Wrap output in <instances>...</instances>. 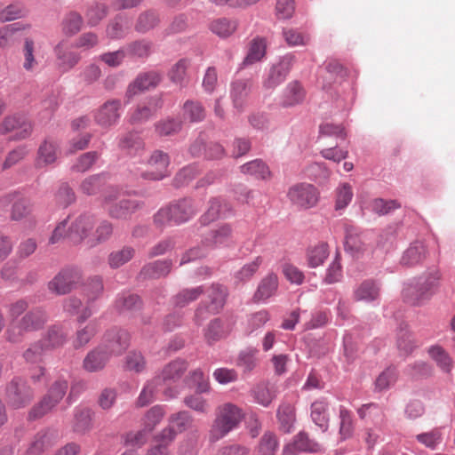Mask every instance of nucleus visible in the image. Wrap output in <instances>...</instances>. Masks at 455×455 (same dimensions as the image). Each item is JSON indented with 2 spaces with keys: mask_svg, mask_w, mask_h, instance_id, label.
<instances>
[{
  "mask_svg": "<svg viewBox=\"0 0 455 455\" xmlns=\"http://www.w3.org/2000/svg\"><path fill=\"white\" fill-rule=\"evenodd\" d=\"M440 278V272L433 270L407 283L403 290V300L411 306L425 304L436 292Z\"/></svg>",
  "mask_w": 455,
  "mask_h": 455,
  "instance_id": "nucleus-1",
  "label": "nucleus"
},
{
  "mask_svg": "<svg viewBox=\"0 0 455 455\" xmlns=\"http://www.w3.org/2000/svg\"><path fill=\"white\" fill-rule=\"evenodd\" d=\"M197 212L198 207L192 199L182 198L161 208L154 215V223L159 228L172 224L180 225L188 221Z\"/></svg>",
  "mask_w": 455,
  "mask_h": 455,
  "instance_id": "nucleus-2",
  "label": "nucleus"
},
{
  "mask_svg": "<svg viewBox=\"0 0 455 455\" xmlns=\"http://www.w3.org/2000/svg\"><path fill=\"white\" fill-rule=\"evenodd\" d=\"M49 320V315L43 307H36L25 313L15 323L6 330V339L12 343L21 342L28 332L42 330Z\"/></svg>",
  "mask_w": 455,
  "mask_h": 455,
  "instance_id": "nucleus-3",
  "label": "nucleus"
},
{
  "mask_svg": "<svg viewBox=\"0 0 455 455\" xmlns=\"http://www.w3.org/2000/svg\"><path fill=\"white\" fill-rule=\"evenodd\" d=\"M243 410L232 403H226L217 409V416L210 430V440L219 441L236 428L243 419Z\"/></svg>",
  "mask_w": 455,
  "mask_h": 455,
  "instance_id": "nucleus-4",
  "label": "nucleus"
},
{
  "mask_svg": "<svg viewBox=\"0 0 455 455\" xmlns=\"http://www.w3.org/2000/svg\"><path fill=\"white\" fill-rule=\"evenodd\" d=\"M68 381L63 377L56 379L48 389L47 394L29 411V419H36L50 412L66 395Z\"/></svg>",
  "mask_w": 455,
  "mask_h": 455,
  "instance_id": "nucleus-5",
  "label": "nucleus"
},
{
  "mask_svg": "<svg viewBox=\"0 0 455 455\" xmlns=\"http://www.w3.org/2000/svg\"><path fill=\"white\" fill-rule=\"evenodd\" d=\"M287 197L295 207L307 210L317 204L319 191L312 184L298 183L289 188Z\"/></svg>",
  "mask_w": 455,
  "mask_h": 455,
  "instance_id": "nucleus-6",
  "label": "nucleus"
},
{
  "mask_svg": "<svg viewBox=\"0 0 455 455\" xmlns=\"http://www.w3.org/2000/svg\"><path fill=\"white\" fill-rule=\"evenodd\" d=\"M34 392L27 382L20 378H14L7 385L6 397L8 403L15 408H22L33 399Z\"/></svg>",
  "mask_w": 455,
  "mask_h": 455,
  "instance_id": "nucleus-7",
  "label": "nucleus"
},
{
  "mask_svg": "<svg viewBox=\"0 0 455 455\" xmlns=\"http://www.w3.org/2000/svg\"><path fill=\"white\" fill-rule=\"evenodd\" d=\"M130 345V334L122 329H111L104 336L103 343L100 345L110 358L122 355Z\"/></svg>",
  "mask_w": 455,
  "mask_h": 455,
  "instance_id": "nucleus-8",
  "label": "nucleus"
},
{
  "mask_svg": "<svg viewBox=\"0 0 455 455\" xmlns=\"http://www.w3.org/2000/svg\"><path fill=\"white\" fill-rule=\"evenodd\" d=\"M121 108L120 100H107L94 111L95 123L102 128H110L116 125L121 117Z\"/></svg>",
  "mask_w": 455,
  "mask_h": 455,
  "instance_id": "nucleus-9",
  "label": "nucleus"
},
{
  "mask_svg": "<svg viewBox=\"0 0 455 455\" xmlns=\"http://www.w3.org/2000/svg\"><path fill=\"white\" fill-rule=\"evenodd\" d=\"M294 63V56L286 54L276 64H274L263 81V86L267 90H273L281 84L286 78Z\"/></svg>",
  "mask_w": 455,
  "mask_h": 455,
  "instance_id": "nucleus-10",
  "label": "nucleus"
},
{
  "mask_svg": "<svg viewBox=\"0 0 455 455\" xmlns=\"http://www.w3.org/2000/svg\"><path fill=\"white\" fill-rule=\"evenodd\" d=\"M162 78V74L156 70L139 74L128 85L125 92L126 98L131 100L142 92L156 88L161 83Z\"/></svg>",
  "mask_w": 455,
  "mask_h": 455,
  "instance_id": "nucleus-11",
  "label": "nucleus"
},
{
  "mask_svg": "<svg viewBox=\"0 0 455 455\" xmlns=\"http://www.w3.org/2000/svg\"><path fill=\"white\" fill-rule=\"evenodd\" d=\"M170 164L169 156L160 150H156L147 162L148 170L141 174L146 180H160L166 177Z\"/></svg>",
  "mask_w": 455,
  "mask_h": 455,
  "instance_id": "nucleus-12",
  "label": "nucleus"
},
{
  "mask_svg": "<svg viewBox=\"0 0 455 455\" xmlns=\"http://www.w3.org/2000/svg\"><path fill=\"white\" fill-rule=\"evenodd\" d=\"M430 250L425 241L416 239L403 251L400 264L403 267H415L422 264L429 256Z\"/></svg>",
  "mask_w": 455,
  "mask_h": 455,
  "instance_id": "nucleus-13",
  "label": "nucleus"
},
{
  "mask_svg": "<svg viewBox=\"0 0 455 455\" xmlns=\"http://www.w3.org/2000/svg\"><path fill=\"white\" fill-rule=\"evenodd\" d=\"M56 64L60 71L66 73L73 69L81 60V54L73 51L65 40L59 42L53 49Z\"/></svg>",
  "mask_w": 455,
  "mask_h": 455,
  "instance_id": "nucleus-14",
  "label": "nucleus"
},
{
  "mask_svg": "<svg viewBox=\"0 0 455 455\" xmlns=\"http://www.w3.org/2000/svg\"><path fill=\"white\" fill-rule=\"evenodd\" d=\"M7 132H14L12 139L15 140H24L31 134L32 124L24 116H7L0 125V134Z\"/></svg>",
  "mask_w": 455,
  "mask_h": 455,
  "instance_id": "nucleus-15",
  "label": "nucleus"
},
{
  "mask_svg": "<svg viewBox=\"0 0 455 455\" xmlns=\"http://www.w3.org/2000/svg\"><path fill=\"white\" fill-rule=\"evenodd\" d=\"M78 280L79 273L76 270L62 269L48 283V289L57 295H64L73 289Z\"/></svg>",
  "mask_w": 455,
  "mask_h": 455,
  "instance_id": "nucleus-16",
  "label": "nucleus"
},
{
  "mask_svg": "<svg viewBox=\"0 0 455 455\" xmlns=\"http://www.w3.org/2000/svg\"><path fill=\"white\" fill-rule=\"evenodd\" d=\"M319 450V443L310 439L306 432L300 431L293 437L291 443L283 447V455H297L300 452H316Z\"/></svg>",
  "mask_w": 455,
  "mask_h": 455,
  "instance_id": "nucleus-17",
  "label": "nucleus"
},
{
  "mask_svg": "<svg viewBox=\"0 0 455 455\" xmlns=\"http://www.w3.org/2000/svg\"><path fill=\"white\" fill-rule=\"evenodd\" d=\"M162 107L163 100L161 97H151L148 100L146 104L138 106L130 114L129 122L132 124L145 123L149 120Z\"/></svg>",
  "mask_w": 455,
  "mask_h": 455,
  "instance_id": "nucleus-18",
  "label": "nucleus"
},
{
  "mask_svg": "<svg viewBox=\"0 0 455 455\" xmlns=\"http://www.w3.org/2000/svg\"><path fill=\"white\" fill-rule=\"evenodd\" d=\"M94 226V219L91 215H80L69 226L68 237L76 243L84 240Z\"/></svg>",
  "mask_w": 455,
  "mask_h": 455,
  "instance_id": "nucleus-19",
  "label": "nucleus"
},
{
  "mask_svg": "<svg viewBox=\"0 0 455 455\" xmlns=\"http://www.w3.org/2000/svg\"><path fill=\"white\" fill-rule=\"evenodd\" d=\"M232 213L230 205L223 199L215 197L209 201L207 211L201 216L200 222L208 225L219 218H227Z\"/></svg>",
  "mask_w": 455,
  "mask_h": 455,
  "instance_id": "nucleus-20",
  "label": "nucleus"
},
{
  "mask_svg": "<svg viewBox=\"0 0 455 455\" xmlns=\"http://www.w3.org/2000/svg\"><path fill=\"white\" fill-rule=\"evenodd\" d=\"M232 242V228L229 224H223L212 230L203 239V243L208 249L228 246Z\"/></svg>",
  "mask_w": 455,
  "mask_h": 455,
  "instance_id": "nucleus-21",
  "label": "nucleus"
},
{
  "mask_svg": "<svg viewBox=\"0 0 455 455\" xmlns=\"http://www.w3.org/2000/svg\"><path fill=\"white\" fill-rule=\"evenodd\" d=\"M143 206L142 202L136 199H122L108 207V214L113 219L127 220Z\"/></svg>",
  "mask_w": 455,
  "mask_h": 455,
  "instance_id": "nucleus-22",
  "label": "nucleus"
},
{
  "mask_svg": "<svg viewBox=\"0 0 455 455\" xmlns=\"http://www.w3.org/2000/svg\"><path fill=\"white\" fill-rule=\"evenodd\" d=\"M131 19L128 15L120 13L109 20L106 28V36L112 40L124 38L131 28Z\"/></svg>",
  "mask_w": 455,
  "mask_h": 455,
  "instance_id": "nucleus-23",
  "label": "nucleus"
},
{
  "mask_svg": "<svg viewBox=\"0 0 455 455\" xmlns=\"http://www.w3.org/2000/svg\"><path fill=\"white\" fill-rule=\"evenodd\" d=\"M12 203L11 219L18 221L27 217L30 212V205L28 200L18 198L16 195H7L0 199V207L4 208Z\"/></svg>",
  "mask_w": 455,
  "mask_h": 455,
  "instance_id": "nucleus-24",
  "label": "nucleus"
},
{
  "mask_svg": "<svg viewBox=\"0 0 455 455\" xmlns=\"http://www.w3.org/2000/svg\"><path fill=\"white\" fill-rule=\"evenodd\" d=\"M306 97V92L298 81L289 83L283 89L280 104L283 108H291L301 104Z\"/></svg>",
  "mask_w": 455,
  "mask_h": 455,
  "instance_id": "nucleus-25",
  "label": "nucleus"
},
{
  "mask_svg": "<svg viewBox=\"0 0 455 455\" xmlns=\"http://www.w3.org/2000/svg\"><path fill=\"white\" fill-rule=\"evenodd\" d=\"M366 236L358 234L354 228L347 230L345 249L355 258H360L368 250Z\"/></svg>",
  "mask_w": 455,
  "mask_h": 455,
  "instance_id": "nucleus-26",
  "label": "nucleus"
},
{
  "mask_svg": "<svg viewBox=\"0 0 455 455\" xmlns=\"http://www.w3.org/2000/svg\"><path fill=\"white\" fill-rule=\"evenodd\" d=\"M59 145L52 140H45L37 150L36 166L43 168L55 163L58 157Z\"/></svg>",
  "mask_w": 455,
  "mask_h": 455,
  "instance_id": "nucleus-27",
  "label": "nucleus"
},
{
  "mask_svg": "<svg viewBox=\"0 0 455 455\" xmlns=\"http://www.w3.org/2000/svg\"><path fill=\"white\" fill-rule=\"evenodd\" d=\"M251 91V83L249 80H236L231 84L230 98L233 107L238 111L243 110L247 97Z\"/></svg>",
  "mask_w": 455,
  "mask_h": 455,
  "instance_id": "nucleus-28",
  "label": "nucleus"
},
{
  "mask_svg": "<svg viewBox=\"0 0 455 455\" xmlns=\"http://www.w3.org/2000/svg\"><path fill=\"white\" fill-rule=\"evenodd\" d=\"M379 284L371 279L363 281L354 290V298L357 301L373 302L379 298Z\"/></svg>",
  "mask_w": 455,
  "mask_h": 455,
  "instance_id": "nucleus-29",
  "label": "nucleus"
},
{
  "mask_svg": "<svg viewBox=\"0 0 455 455\" xmlns=\"http://www.w3.org/2000/svg\"><path fill=\"white\" fill-rule=\"evenodd\" d=\"M109 360L104 349L98 346L91 350L84 359L83 367L86 371L96 372L101 371Z\"/></svg>",
  "mask_w": 455,
  "mask_h": 455,
  "instance_id": "nucleus-30",
  "label": "nucleus"
},
{
  "mask_svg": "<svg viewBox=\"0 0 455 455\" xmlns=\"http://www.w3.org/2000/svg\"><path fill=\"white\" fill-rule=\"evenodd\" d=\"M83 26V16L76 11H69L65 13L60 22L62 34L68 37L78 34L82 30Z\"/></svg>",
  "mask_w": 455,
  "mask_h": 455,
  "instance_id": "nucleus-31",
  "label": "nucleus"
},
{
  "mask_svg": "<svg viewBox=\"0 0 455 455\" xmlns=\"http://www.w3.org/2000/svg\"><path fill=\"white\" fill-rule=\"evenodd\" d=\"M266 51V40L262 37L253 38L248 45L247 54L242 62V66L247 67L260 61L265 57Z\"/></svg>",
  "mask_w": 455,
  "mask_h": 455,
  "instance_id": "nucleus-32",
  "label": "nucleus"
},
{
  "mask_svg": "<svg viewBox=\"0 0 455 455\" xmlns=\"http://www.w3.org/2000/svg\"><path fill=\"white\" fill-rule=\"evenodd\" d=\"M237 26L235 20L221 17L211 21L209 29L220 38L225 39L235 32Z\"/></svg>",
  "mask_w": 455,
  "mask_h": 455,
  "instance_id": "nucleus-33",
  "label": "nucleus"
},
{
  "mask_svg": "<svg viewBox=\"0 0 455 455\" xmlns=\"http://www.w3.org/2000/svg\"><path fill=\"white\" fill-rule=\"evenodd\" d=\"M92 411L88 408L76 407L72 423L73 430L78 434H84L92 429Z\"/></svg>",
  "mask_w": 455,
  "mask_h": 455,
  "instance_id": "nucleus-34",
  "label": "nucleus"
},
{
  "mask_svg": "<svg viewBox=\"0 0 455 455\" xmlns=\"http://www.w3.org/2000/svg\"><path fill=\"white\" fill-rule=\"evenodd\" d=\"M277 288V275L274 273H269L259 283L254 298L257 300L265 301L275 294Z\"/></svg>",
  "mask_w": 455,
  "mask_h": 455,
  "instance_id": "nucleus-35",
  "label": "nucleus"
},
{
  "mask_svg": "<svg viewBox=\"0 0 455 455\" xmlns=\"http://www.w3.org/2000/svg\"><path fill=\"white\" fill-rule=\"evenodd\" d=\"M187 368L188 363L185 360L176 359L165 365L157 377H160V383L176 381L181 378Z\"/></svg>",
  "mask_w": 455,
  "mask_h": 455,
  "instance_id": "nucleus-36",
  "label": "nucleus"
},
{
  "mask_svg": "<svg viewBox=\"0 0 455 455\" xmlns=\"http://www.w3.org/2000/svg\"><path fill=\"white\" fill-rule=\"evenodd\" d=\"M329 246L326 243H319L315 246L309 247L306 254L307 267L315 268L322 266L329 257Z\"/></svg>",
  "mask_w": 455,
  "mask_h": 455,
  "instance_id": "nucleus-37",
  "label": "nucleus"
},
{
  "mask_svg": "<svg viewBox=\"0 0 455 455\" xmlns=\"http://www.w3.org/2000/svg\"><path fill=\"white\" fill-rule=\"evenodd\" d=\"M277 418L281 429L284 433H290L296 421L294 405L288 402H283L277 410Z\"/></svg>",
  "mask_w": 455,
  "mask_h": 455,
  "instance_id": "nucleus-38",
  "label": "nucleus"
},
{
  "mask_svg": "<svg viewBox=\"0 0 455 455\" xmlns=\"http://www.w3.org/2000/svg\"><path fill=\"white\" fill-rule=\"evenodd\" d=\"M40 340L44 341V347L47 350L54 349L66 343L67 333L61 326L52 325L47 330L43 339Z\"/></svg>",
  "mask_w": 455,
  "mask_h": 455,
  "instance_id": "nucleus-39",
  "label": "nucleus"
},
{
  "mask_svg": "<svg viewBox=\"0 0 455 455\" xmlns=\"http://www.w3.org/2000/svg\"><path fill=\"white\" fill-rule=\"evenodd\" d=\"M171 260H156L147 264L140 271V275L144 278H160L167 275L172 268Z\"/></svg>",
  "mask_w": 455,
  "mask_h": 455,
  "instance_id": "nucleus-40",
  "label": "nucleus"
},
{
  "mask_svg": "<svg viewBox=\"0 0 455 455\" xmlns=\"http://www.w3.org/2000/svg\"><path fill=\"white\" fill-rule=\"evenodd\" d=\"M311 419L313 422L318 426L323 432L328 429L329 415L328 404L323 400H318L311 404Z\"/></svg>",
  "mask_w": 455,
  "mask_h": 455,
  "instance_id": "nucleus-41",
  "label": "nucleus"
},
{
  "mask_svg": "<svg viewBox=\"0 0 455 455\" xmlns=\"http://www.w3.org/2000/svg\"><path fill=\"white\" fill-rule=\"evenodd\" d=\"M227 295L228 291L226 287L220 284H212L208 290V297L210 299L209 312L217 314L223 307Z\"/></svg>",
  "mask_w": 455,
  "mask_h": 455,
  "instance_id": "nucleus-42",
  "label": "nucleus"
},
{
  "mask_svg": "<svg viewBox=\"0 0 455 455\" xmlns=\"http://www.w3.org/2000/svg\"><path fill=\"white\" fill-rule=\"evenodd\" d=\"M243 174L251 175L258 180H267L270 177L268 166L260 159L250 161L240 166Z\"/></svg>",
  "mask_w": 455,
  "mask_h": 455,
  "instance_id": "nucleus-43",
  "label": "nucleus"
},
{
  "mask_svg": "<svg viewBox=\"0 0 455 455\" xmlns=\"http://www.w3.org/2000/svg\"><path fill=\"white\" fill-rule=\"evenodd\" d=\"M428 354L443 372L450 373L452 371L453 361L443 347L438 345L432 346L428 349Z\"/></svg>",
  "mask_w": 455,
  "mask_h": 455,
  "instance_id": "nucleus-44",
  "label": "nucleus"
},
{
  "mask_svg": "<svg viewBox=\"0 0 455 455\" xmlns=\"http://www.w3.org/2000/svg\"><path fill=\"white\" fill-rule=\"evenodd\" d=\"M152 43L147 39L136 40L126 44V56L132 59H147L151 54Z\"/></svg>",
  "mask_w": 455,
  "mask_h": 455,
  "instance_id": "nucleus-45",
  "label": "nucleus"
},
{
  "mask_svg": "<svg viewBox=\"0 0 455 455\" xmlns=\"http://www.w3.org/2000/svg\"><path fill=\"white\" fill-rule=\"evenodd\" d=\"M107 182L105 173L93 174L86 177L81 182L79 190L87 196L96 195Z\"/></svg>",
  "mask_w": 455,
  "mask_h": 455,
  "instance_id": "nucleus-46",
  "label": "nucleus"
},
{
  "mask_svg": "<svg viewBox=\"0 0 455 455\" xmlns=\"http://www.w3.org/2000/svg\"><path fill=\"white\" fill-rule=\"evenodd\" d=\"M118 148L135 156L144 149V142L138 134L128 132L119 138Z\"/></svg>",
  "mask_w": 455,
  "mask_h": 455,
  "instance_id": "nucleus-47",
  "label": "nucleus"
},
{
  "mask_svg": "<svg viewBox=\"0 0 455 455\" xmlns=\"http://www.w3.org/2000/svg\"><path fill=\"white\" fill-rule=\"evenodd\" d=\"M108 13V6L104 3L94 2L85 12V18L89 27H95L104 20Z\"/></svg>",
  "mask_w": 455,
  "mask_h": 455,
  "instance_id": "nucleus-48",
  "label": "nucleus"
},
{
  "mask_svg": "<svg viewBox=\"0 0 455 455\" xmlns=\"http://www.w3.org/2000/svg\"><path fill=\"white\" fill-rule=\"evenodd\" d=\"M206 116L205 108L197 100H188L183 105V117L192 123L203 121Z\"/></svg>",
  "mask_w": 455,
  "mask_h": 455,
  "instance_id": "nucleus-49",
  "label": "nucleus"
},
{
  "mask_svg": "<svg viewBox=\"0 0 455 455\" xmlns=\"http://www.w3.org/2000/svg\"><path fill=\"white\" fill-rule=\"evenodd\" d=\"M229 331L225 328L220 319L215 318L212 320L204 330V338L208 344L212 343L225 338Z\"/></svg>",
  "mask_w": 455,
  "mask_h": 455,
  "instance_id": "nucleus-50",
  "label": "nucleus"
},
{
  "mask_svg": "<svg viewBox=\"0 0 455 455\" xmlns=\"http://www.w3.org/2000/svg\"><path fill=\"white\" fill-rule=\"evenodd\" d=\"M189 66L190 60L188 59L184 58L178 60L168 72L170 80L173 84L184 87L186 85L187 69Z\"/></svg>",
  "mask_w": 455,
  "mask_h": 455,
  "instance_id": "nucleus-51",
  "label": "nucleus"
},
{
  "mask_svg": "<svg viewBox=\"0 0 455 455\" xmlns=\"http://www.w3.org/2000/svg\"><path fill=\"white\" fill-rule=\"evenodd\" d=\"M159 21L158 14L156 12L145 11L138 16L134 28L137 32L144 34L156 28Z\"/></svg>",
  "mask_w": 455,
  "mask_h": 455,
  "instance_id": "nucleus-52",
  "label": "nucleus"
},
{
  "mask_svg": "<svg viewBox=\"0 0 455 455\" xmlns=\"http://www.w3.org/2000/svg\"><path fill=\"white\" fill-rule=\"evenodd\" d=\"M113 234V225L108 220H102L97 227L94 235L86 240L89 247H94L108 241Z\"/></svg>",
  "mask_w": 455,
  "mask_h": 455,
  "instance_id": "nucleus-53",
  "label": "nucleus"
},
{
  "mask_svg": "<svg viewBox=\"0 0 455 455\" xmlns=\"http://www.w3.org/2000/svg\"><path fill=\"white\" fill-rule=\"evenodd\" d=\"M251 395L254 400L264 407L269 406L275 398V392L267 383L256 385L251 390Z\"/></svg>",
  "mask_w": 455,
  "mask_h": 455,
  "instance_id": "nucleus-54",
  "label": "nucleus"
},
{
  "mask_svg": "<svg viewBox=\"0 0 455 455\" xmlns=\"http://www.w3.org/2000/svg\"><path fill=\"white\" fill-rule=\"evenodd\" d=\"M258 349L246 348L242 350L236 359V366L241 368L244 373L251 372L257 366L256 355Z\"/></svg>",
  "mask_w": 455,
  "mask_h": 455,
  "instance_id": "nucleus-55",
  "label": "nucleus"
},
{
  "mask_svg": "<svg viewBox=\"0 0 455 455\" xmlns=\"http://www.w3.org/2000/svg\"><path fill=\"white\" fill-rule=\"evenodd\" d=\"M354 196L352 186L348 183H340L335 189V210L345 209Z\"/></svg>",
  "mask_w": 455,
  "mask_h": 455,
  "instance_id": "nucleus-56",
  "label": "nucleus"
},
{
  "mask_svg": "<svg viewBox=\"0 0 455 455\" xmlns=\"http://www.w3.org/2000/svg\"><path fill=\"white\" fill-rule=\"evenodd\" d=\"M23 55V68L28 72H32L38 66V61L35 56V42L30 37L24 39V44L22 48Z\"/></svg>",
  "mask_w": 455,
  "mask_h": 455,
  "instance_id": "nucleus-57",
  "label": "nucleus"
},
{
  "mask_svg": "<svg viewBox=\"0 0 455 455\" xmlns=\"http://www.w3.org/2000/svg\"><path fill=\"white\" fill-rule=\"evenodd\" d=\"M24 28L25 27L20 26L19 23L6 25L0 28V48L12 47L16 41V33Z\"/></svg>",
  "mask_w": 455,
  "mask_h": 455,
  "instance_id": "nucleus-58",
  "label": "nucleus"
},
{
  "mask_svg": "<svg viewBox=\"0 0 455 455\" xmlns=\"http://www.w3.org/2000/svg\"><path fill=\"white\" fill-rule=\"evenodd\" d=\"M47 351L44 347V341L37 340L29 345V347L23 352V358L28 363H38L42 362L44 354Z\"/></svg>",
  "mask_w": 455,
  "mask_h": 455,
  "instance_id": "nucleus-59",
  "label": "nucleus"
},
{
  "mask_svg": "<svg viewBox=\"0 0 455 455\" xmlns=\"http://www.w3.org/2000/svg\"><path fill=\"white\" fill-rule=\"evenodd\" d=\"M160 384V377H155L152 380L148 381L137 399V405L144 407L151 403L154 401L156 387Z\"/></svg>",
  "mask_w": 455,
  "mask_h": 455,
  "instance_id": "nucleus-60",
  "label": "nucleus"
},
{
  "mask_svg": "<svg viewBox=\"0 0 455 455\" xmlns=\"http://www.w3.org/2000/svg\"><path fill=\"white\" fill-rule=\"evenodd\" d=\"M416 439L427 448L435 450L443 442V433L440 428H434L431 431L417 435Z\"/></svg>",
  "mask_w": 455,
  "mask_h": 455,
  "instance_id": "nucleus-61",
  "label": "nucleus"
},
{
  "mask_svg": "<svg viewBox=\"0 0 455 455\" xmlns=\"http://www.w3.org/2000/svg\"><path fill=\"white\" fill-rule=\"evenodd\" d=\"M343 277V270L339 254L335 256L328 266L323 282L326 284H332L341 281Z\"/></svg>",
  "mask_w": 455,
  "mask_h": 455,
  "instance_id": "nucleus-62",
  "label": "nucleus"
},
{
  "mask_svg": "<svg viewBox=\"0 0 455 455\" xmlns=\"http://www.w3.org/2000/svg\"><path fill=\"white\" fill-rule=\"evenodd\" d=\"M134 249L129 246L113 251L108 256V264L112 268H118L127 263L134 256Z\"/></svg>",
  "mask_w": 455,
  "mask_h": 455,
  "instance_id": "nucleus-63",
  "label": "nucleus"
},
{
  "mask_svg": "<svg viewBox=\"0 0 455 455\" xmlns=\"http://www.w3.org/2000/svg\"><path fill=\"white\" fill-rule=\"evenodd\" d=\"M164 414V409L161 405L150 408L143 419V425L147 431L151 432L161 422Z\"/></svg>",
  "mask_w": 455,
  "mask_h": 455,
  "instance_id": "nucleus-64",
  "label": "nucleus"
}]
</instances>
